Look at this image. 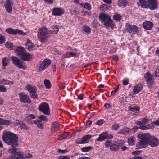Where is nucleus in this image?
Instances as JSON below:
<instances>
[{"instance_id":"864d4df0","label":"nucleus","mask_w":159,"mask_h":159,"mask_svg":"<svg viewBox=\"0 0 159 159\" xmlns=\"http://www.w3.org/2000/svg\"><path fill=\"white\" fill-rule=\"evenodd\" d=\"M124 143L125 142L124 141L118 140L116 141V144L119 146H121L123 145H124Z\"/></svg>"},{"instance_id":"cd10ccee","label":"nucleus","mask_w":159,"mask_h":159,"mask_svg":"<svg viewBox=\"0 0 159 159\" xmlns=\"http://www.w3.org/2000/svg\"><path fill=\"white\" fill-rule=\"evenodd\" d=\"M91 138V136L89 135L84 136L82 138L83 144L89 142L88 140Z\"/></svg>"},{"instance_id":"aec40b11","label":"nucleus","mask_w":159,"mask_h":159,"mask_svg":"<svg viewBox=\"0 0 159 159\" xmlns=\"http://www.w3.org/2000/svg\"><path fill=\"white\" fill-rule=\"evenodd\" d=\"M15 51L16 54L20 57L25 52V50L23 47H18Z\"/></svg>"},{"instance_id":"5701e85b","label":"nucleus","mask_w":159,"mask_h":159,"mask_svg":"<svg viewBox=\"0 0 159 159\" xmlns=\"http://www.w3.org/2000/svg\"><path fill=\"white\" fill-rule=\"evenodd\" d=\"M118 134H131L130 129L128 128H125L121 129L118 132Z\"/></svg>"},{"instance_id":"6ab92c4d","label":"nucleus","mask_w":159,"mask_h":159,"mask_svg":"<svg viewBox=\"0 0 159 159\" xmlns=\"http://www.w3.org/2000/svg\"><path fill=\"white\" fill-rule=\"evenodd\" d=\"M20 58L22 60L25 61H28L30 60L32 58V55L28 53H25L20 57Z\"/></svg>"},{"instance_id":"ea45409f","label":"nucleus","mask_w":159,"mask_h":159,"mask_svg":"<svg viewBox=\"0 0 159 159\" xmlns=\"http://www.w3.org/2000/svg\"><path fill=\"white\" fill-rule=\"evenodd\" d=\"M35 124L37 125L38 127L40 129H43V125L41 122L37 120L35 122Z\"/></svg>"},{"instance_id":"393cba45","label":"nucleus","mask_w":159,"mask_h":159,"mask_svg":"<svg viewBox=\"0 0 159 159\" xmlns=\"http://www.w3.org/2000/svg\"><path fill=\"white\" fill-rule=\"evenodd\" d=\"M59 125L57 122H55L52 124L51 131L52 133H54L57 131L59 127Z\"/></svg>"},{"instance_id":"4468645a","label":"nucleus","mask_w":159,"mask_h":159,"mask_svg":"<svg viewBox=\"0 0 159 159\" xmlns=\"http://www.w3.org/2000/svg\"><path fill=\"white\" fill-rule=\"evenodd\" d=\"M144 77L147 81V84L149 87L151 86L154 82L152 79V75H151L149 72H148L145 75Z\"/></svg>"},{"instance_id":"bb28decb","label":"nucleus","mask_w":159,"mask_h":159,"mask_svg":"<svg viewBox=\"0 0 159 159\" xmlns=\"http://www.w3.org/2000/svg\"><path fill=\"white\" fill-rule=\"evenodd\" d=\"M10 60L9 58L7 57H5L3 58L2 64V66L4 67L3 69H4L8 65L9 63Z\"/></svg>"},{"instance_id":"bf43d9fd","label":"nucleus","mask_w":159,"mask_h":159,"mask_svg":"<svg viewBox=\"0 0 159 159\" xmlns=\"http://www.w3.org/2000/svg\"><path fill=\"white\" fill-rule=\"evenodd\" d=\"M71 13L72 14L76 15L79 13V11L76 10L74 9L73 11H71Z\"/></svg>"},{"instance_id":"ddd939ff","label":"nucleus","mask_w":159,"mask_h":159,"mask_svg":"<svg viewBox=\"0 0 159 159\" xmlns=\"http://www.w3.org/2000/svg\"><path fill=\"white\" fill-rule=\"evenodd\" d=\"M18 159H25L30 158L32 157V155L30 153H26L24 154L21 152H19L15 156Z\"/></svg>"},{"instance_id":"412c9836","label":"nucleus","mask_w":159,"mask_h":159,"mask_svg":"<svg viewBox=\"0 0 159 159\" xmlns=\"http://www.w3.org/2000/svg\"><path fill=\"white\" fill-rule=\"evenodd\" d=\"M143 86L141 84H138L134 87L133 92L134 94H137L142 90Z\"/></svg>"},{"instance_id":"423d86ee","label":"nucleus","mask_w":159,"mask_h":159,"mask_svg":"<svg viewBox=\"0 0 159 159\" xmlns=\"http://www.w3.org/2000/svg\"><path fill=\"white\" fill-rule=\"evenodd\" d=\"M26 88L32 98L34 99L37 97L38 95L36 93L37 88L35 86L28 84L26 85Z\"/></svg>"},{"instance_id":"5fc2aeb1","label":"nucleus","mask_w":159,"mask_h":159,"mask_svg":"<svg viewBox=\"0 0 159 159\" xmlns=\"http://www.w3.org/2000/svg\"><path fill=\"white\" fill-rule=\"evenodd\" d=\"M123 84L126 85L129 84V80L128 78H125L123 80Z\"/></svg>"},{"instance_id":"2f4dec72","label":"nucleus","mask_w":159,"mask_h":159,"mask_svg":"<svg viewBox=\"0 0 159 159\" xmlns=\"http://www.w3.org/2000/svg\"><path fill=\"white\" fill-rule=\"evenodd\" d=\"M41 122L42 121H47V117L44 115H40L38 117L37 120Z\"/></svg>"},{"instance_id":"e433bc0d","label":"nucleus","mask_w":159,"mask_h":159,"mask_svg":"<svg viewBox=\"0 0 159 159\" xmlns=\"http://www.w3.org/2000/svg\"><path fill=\"white\" fill-rule=\"evenodd\" d=\"M92 148V147L91 146H88L83 147L81 148V150L83 152H87L90 150Z\"/></svg>"},{"instance_id":"4d7b16f0","label":"nucleus","mask_w":159,"mask_h":159,"mask_svg":"<svg viewBox=\"0 0 159 159\" xmlns=\"http://www.w3.org/2000/svg\"><path fill=\"white\" fill-rule=\"evenodd\" d=\"M57 152L58 153H65L68 152V151L67 149L61 150V149H57Z\"/></svg>"},{"instance_id":"052dcab7","label":"nucleus","mask_w":159,"mask_h":159,"mask_svg":"<svg viewBox=\"0 0 159 159\" xmlns=\"http://www.w3.org/2000/svg\"><path fill=\"white\" fill-rule=\"evenodd\" d=\"M141 151H135L133 152H132V154L134 155H137L140 154Z\"/></svg>"},{"instance_id":"09e8293b","label":"nucleus","mask_w":159,"mask_h":159,"mask_svg":"<svg viewBox=\"0 0 159 159\" xmlns=\"http://www.w3.org/2000/svg\"><path fill=\"white\" fill-rule=\"evenodd\" d=\"M153 124H154L153 122L150 124L147 125L146 126L147 128H148V129H153L154 127V126Z\"/></svg>"},{"instance_id":"6e6552de","label":"nucleus","mask_w":159,"mask_h":159,"mask_svg":"<svg viewBox=\"0 0 159 159\" xmlns=\"http://www.w3.org/2000/svg\"><path fill=\"white\" fill-rule=\"evenodd\" d=\"M11 58L12 63L19 68H26L25 65L23 64L22 62L18 58L15 56H12Z\"/></svg>"},{"instance_id":"0e129e2a","label":"nucleus","mask_w":159,"mask_h":159,"mask_svg":"<svg viewBox=\"0 0 159 159\" xmlns=\"http://www.w3.org/2000/svg\"><path fill=\"white\" fill-rule=\"evenodd\" d=\"M139 128L142 130H148L147 126L141 125L140 126Z\"/></svg>"},{"instance_id":"f8f14e48","label":"nucleus","mask_w":159,"mask_h":159,"mask_svg":"<svg viewBox=\"0 0 159 159\" xmlns=\"http://www.w3.org/2000/svg\"><path fill=\"white\" fill-rule=\"evenodd\" d=\"M113 138V136L110 134L108 135L107 132H105L100 134L99 137L96 140L98 141H102L106 139H111Z\"/></svg>"},{"instance_id":"603ef678","label":"nucleus","mask_w":159,"mask_h":159,"mask_svg":"<svg viewBox=\"0 0 159 159\" xmlns=\"http://www.w3.org/2000/svg\"><path fill=\"white\" fill-rule=\"evenodd\" d=\"M58 159H70V157L67 155L60 156L58 157Z\"/></svg>"},{"instance_id":"37998d69","label":"nucleus","mask_w":159,"mask_h":159,"mask_svg":"<svg viewBox=\"0 0 159 159\" xmlns=\"http://www.w3.org/2000/svg\"><path fill=\"white\" fill-rule=\"evenodd\" d=\"M52 28L53 30L52 31V33L54 34L57 33L59 30V28L57 26H53Z\"/></svg>"},{"instance_id":"b1692460","label":"nucleus","mask_w":159,"mask_h":159,"mask_svg":"<svg viewBox=\"0 0 159 159\" xmlns=\"http://www.w3.org/2000/svg\"><path fill=\"white\" fill-rule=\"evenodd\" d=\"M128 3L127 0H118V5L120 7H126Z\"/></svg>"},{"instance_id":"0eeeda50","label":"nucleus","mask_w":159,"mask_h":159,"mask_svg":"<svg viewBox=\"0 0 159 159\" xmlns=\"http://www.w3.org/2000/svg\"><path fill=\"white\" fill-rule=\"evenodd\" d=\"M51 61L48 59H45L39 64L38 67V71L41 72L44 70L51 64Z\"/></svg>"},{"instance_id":"c9c22d12","label":"nucleus","mask_w":159,"mask_h":159,"mask_svg":"<svg viewBox=\"0 0 159 159\" xmlns=\"http://www.w3.org/2000/svg\"><path fill=\"white\" fill-rule=\"evenodd\" d=\"M44 84L47 88L49 89L51 88V83L49 80L45 79L44 80Z\"/></svg>"},{"instance_id":"9d476101","label":"nucleus","mask_w":159,"mask_h":159,"mask_svg":"<svg viewBox=\"0 0 159 159\" xmlns=\"http://www.w3.org/2000/svg\"><path fill=\"white\" fill-rule=\"evenodd\" d=\"M20 101L24 103H30L31 102V100L28 95L25 93H22L19 94Z\"/></svg>"},{"instance_id":"a878e982","label":"nucleus","mask_w":159,"mask_h":159,"mask_svg":"<svg viewBox=\"0 0 159 159\" xmlns=\"http://www.w3.org/2000/svg\"><path fill=\"white\" fill-rule=\"evenodd\" d=\"M26 48L29 51L33 50L34 46L33 43L30 40H28L26 43Z\"/></svg>"},{"instance_id":"13d9d810","label":"nucleus","mask_w":159,"mask_h":159,"mask_svg":"<svg viewBox=\"0 0 159 159\" xmlns=\"http://www.w3.org/2000/svg\"><path fill=\"white\" fill-rule=\"evenodd\" d=\"M75 143L77 144H83L82 139H78L75 140Z\"/></svg>"},{"instance_id":"4be33fe9","label":"nucleus","mask_w":159,"mask_h":159,"mask_svg":"<svg viewBox=\"0 0 159 159\" xmlns=\"http://www.w3.org/2000/svg\"><path fill=\"white\" fill-rule=\"evenodd\" d=\"M0 84L4 85H12L13 84V82L6 79L0 78Z\"/></svg>"},{"instance_id":"6e6d98bb","label":"nucleus","mask_w":159,"mask_h":159,"mask_svg":"<svg viewBox=\"0 0 159 159\" xmlns=\"http://www.w3.org/2000/svg\"><path fill=\"white\" fill-rule=\"evenodd\" d=\"M138 129V128L137 127L135 126L131 129H130V131L131 132V133L137 131Z\"/></svg>"},{"instance_id":"a211bd4d","label":"nucleus","mask_w":159,"mask_h":159,"mask_svg":"<svg viewBox=\"0 0 159 159\" xmlns=\"http://www.w3.org/2000/svg\"><path fill=\"white\" fill-rule=\"evenodd\" d=\"M153 26V23L149 21H146L143 23L144 28L147 30H151Z\"/></svg>"},{"instance_id":"f704fd0d","label":"nucleus","mask_w":159,"mask_h":159,"mask_svg":"<svg viewBox=\"0 0 159 159\" xmlns=\"http://www.w3.org/2000/svg\"><path fill=\"white\" fill-rule=\"evenodd\" d=\"M83 30L87 34H89L90 33L91 30L88 26H84L83 27Z\"/></svg>"},{"instance_id":"8fccbe9b","label":"nucleus","mask_w":159,"mask_h":159,"mask_svg":"<svg viewBox=\"0 0 159 159\" xmlns=\"http://www.w3.org/2000/svg\"><path fill=\"white\" fill-rule=\"evenodd\" d=\"M5 41V39L4 36L0 34V43L2 44Z\"/></svg>"},{"instance_id":"58836bf2","label":"nucleus","mask_w":159,"mask_h":159,"mask_svg":"<svg viewBox=\"0 0 159 159\" xmlns=\"http://www.w3.org/2000/svg\"><path fill=\"white\" fill-rule=\"evenodd\" d=\"M20 127L22 129H24L25 130L29 129V127L25 123H21L20 125Z\"/></svg>"},{"instance_id":"dca6fc26","label":"nucleus","mask_w":159,"mask_h":159,"mask_svg":"<svg viewBox=\"0 0 159 159\" xmlns=\"http://www.w3.org/2000/svg\"><path fill=\"white\" fill-rule=\"evenodd\" d=\"M13 1L14 0H7L6 3L5 4L6 10L8 13H11L12 11L11 5Z\"/></svg>"},{"instance_id":"f3484780","label":"nucleus","mask_w":159,"mask_h":159,"mask_svg":"<svg viewBox=\"0 0 159 159\" xmlns=\"http://www.w3.org/2000/svg\"><path fill=\"white\" fill-rule=\"evenodd\" d=\"M158 3L157 0L148 2V8L152 10H155L157 8Z\"/></svg>"},{"instance_id":"7ed1b4c3","label":"nucleus","mask_w":159,"mask_h":159,"mask_svg":"<svg viewBox=\"0 0 159 159\" xmlns=\"http://www.w3.org/2000/svg\"><path fill=\"white\" fill-rule=\"evenodd\" d=\"M51 33L45 26L42 27L39 29L37 36L41 42H45L49 37V34Z\"/></svg>"},{"instance_id":"9b49d317","label":"nucleus","mask_w":159,"mask_h":159,"mask_svg":"<svg viewBox=\"0 0 159 159\" xmlns=\"http://www.w3.org/2000/svg\"><path fill=\"white\" fill-rule=\"evenodd\" d=\"M5 31L8 34L14 35L19 34L24 35L26 34L25 33L21 30L18 29L14 30L12 28H8L6 29Z\"/></svg>"},{"instance_id":"c756f323","label":"nucleus","mask_w":159,"mask_h":159,"mask_svg":"<svg viewBox=\"0 0 159 159\" xmlns=\"http://www.w3.org/2000/svg\"><path fill=\"white\" fill-rule=\"evenodd\" d=\"M142 7L144 8H148V4L145 0H139Z\"/></svg>"},{"instance_id":"c03bdc74","label":"nucleus","mask_w":159,"mask_h":159,"mask_svg":"<svg viewBox=\"0 0 159 159\" xmlns=\"http://www.w3.org/2000/svg\"><path fill=\"white\" fill-rule=\"evenodd\" d=\"M68 136V134L65 133L64 134H62L60 137L58 138V140L61 141L62 140V139H65Z\"/></svg>"},{"instance_id":"338daca9","label":"nucleus","mask_w":159,"mask_h":159,"mask_svg":"<svg viewBox=\"0 0 159 159\" xmlns=\"http://www.w3.org/2000/svg\"><path fill=\"white\" fill-rule=\"evenodd\" d=\"M102 8L103 11H106L107 9V6L106 4H103L102 6Z\"/></svg>"},{"instance_id":"e2e57ef3","label":"nucleus","mask_w":159,"mask_h":159,"mask_svg":"<svg viewBox=\"0 0 159 159\" xmlns=\"http://www.w3.org/2000/svg\"><path fill=\"white\" fill-rule=\"evenodd\" d=\"M155 73L156 77H159V66L157 69Z\"/></svg>"},{"instance_id":"f257e3e1","label":"nucleus","mask_w":159,"mask_h":159,"mask_svg":"<svg viewBox=\"0 0 159 159\" xmlns=\"http://www.w3.org/2000/svg\"><path fill=\"white\" fill-rule=\"evenodd\" d=\"M139 142L136 144L137 148L140 149L147 147L148 145L151 147H156L159 145V140L154 136H151L149 133L138 135Z\"/></svg>"},{"instance_id":"69168bd1","label":"nucleus","mask_w":159,"mask_h":159,"mask_svg":"<svg viewBox=\"0 0 159 159\" xmlns=\"http://www.w3.org/2000/svg\"><path fill=\"white\" fill-rule=\"evenodd\" d=\"M27 117H29L31 119H33L35 118V116L32 114H30L27 116Z\"/></svg>"},{"instance_id":"20e7f679","label":"nucleus","mask_w":159,"mask_h":159,"mask_svg":"<svg viewBox=\"0 0 159 159\" xmlns=\"http://www.w3.org/2000/svg\"><path fill=\"white\" fill-rule=\"evenodd\" d=\"M99 18L107 28L111 27L113 25L112 21L109 16L105 14H101L100 15Z\"/></svg>"},{"instance_id":"7c9ffc66","label":"nucleus","mask_w":159,"mask_h":159,"mask_svg":"<svg viewBox=\"0 0 159 159\" xmlns=\"http://www.w3.org/2000/svg\"><path fill=\"white\" fill-rule=\"evenodd\" d=\"M129 109L130 111L134 113L138 112L139 110V107H132L131 106H129Z\"/></svg>"},{"instance_id":"49530a36","label":"nucleus","mask_w":159,"mask_h":159,"mask_svg":"<svg viewBox=\"0 0 159 159\" xmlns=\"http://www.w3.org/2000/svg\"><path fill=\"white\" fill-rule=\"evenodd\" d=\"M104 122V119H100L98 120L96 122V124L97 125H101L103 124Z\"/></svg>"},{"instance_id":"de8ad7c7","label":"nucleus","mask_w":159,"mask_h":159,"mask_svg":"<svg viewBox=\"0 0 159 159\" xmlns=\"http://www.w3.org/2000/svg\"><path fill=\"white\" fill-rule=\"evenodd\" d=\"M7 91V88L5 86L0 85V92H6Z\"/></svg>"},{"instance_id":"a19ab883","label":"nucleus","mask_w":159,"mask_h":159,"mask_svg":"<svg viewBox=\"0 0 159 159\" xmlns=\"http://www.w3.org/2000/svg\"><path fill=\"white\" fill-rule=\"evenodd\" d=\"M113 143V142L111 141H107L105 143V145L106 147H110V148Z\"/></svg>"},{"instance_id":"c85d7f7f","label":"nucleus","mask_w":159,"mask_h":159,"mask_svg":"<svg viewBox=\"0 0 159 159\" xmlns=\"http://www.w3.org/2000/svg\"><path fill=\"white\" fill-rule=\"evenodd\" d=\"M10 121L8 120H4L0 118V124L5 125H9L10 124ZM2 128V127L0 126V130Z\"/></svg>"},{"instance_id":"2eb2a0df","label":"nucleus","mask_w":159,"mask_h":159,"mask_svg":"<svg viewBox=\"0 0 159 159\" xmlns=\"http://www.w3.org/2000/svg\"><path fill=\"white\" fill-rule=\"evenodd\" d=\"M65 12L63 9L61 8H55L52 12V14L55 16H60L63 15Z\"/></svg>"},{"instance_id":"39448f33","label":"nucleus","mask_w":159,"mask_h":159,"mask_svg":"<svg viewBox=\"0 0 159 159\" xmlns=\"http://www.w3.org/2000/svg\"><path fill=\"white\" fill-rule=\"evenodd\" d=\"M38 110L46 115L50 114V109L48 104L45 102L41 103L39 106Z\"/></svg>"},{"instance_id":"3c124183","label":"nucleus","mask_w":159,"mask_h":159,"mask_svg":"<svg viewBox=\"0 0 159 159\" xmlns=\"http://www.w3.org/2000/svg\"><path fill=\"white\" fill-rule=\"evenodd\" d=\"M6 46L8 48H11L13 46V44L10 42H7L5 43Z\"/></svg>"},{"instance_id":"79ce46f5","label":"nucleus","mask_w":159,"mask_h":159,"mask_svg":"<svg viewBox=\"0 0 159 159\" xmlns=\"http://www.w3.org/2000/svg\"><path fill=\"white\" fill-rule=\"evenodd\" d=\"M128 143L130 145H134V140L133 138H129L128 139Z\"/></svg>"},{"instance_id":"f03ea898","label":"nucleus","mask_w":159,"mask_h":159,"mask_svg":"<svg viewBox=\"0 0 159 159\" xmlns=\"http://www.w3.org/2000/svg\"><path fill=\"white\" fill-rule=\"evenodd\" d=\"M2 138L6 143L11 146L9 150V152L13 155H12L11 159H18L15 156L17 153L20 152H17L16 149L15 148L18 145L17 135L10 131H6L4 133Z\"/></svg>"},{"instance_id":"4c0bfd02","label":"nucleus","mask_w":159,"mask_h":159,"mask_svg":"<svg viewBox=\"0 0 159 159\" xmlns=\"http://www.w3.org/2000/svg\"><path fill=\"white\" fill-rule=\"evenodd\" d=\"M113 18L114 20L117 21H120L121 19V16L118 14H116L114 15Z\"/></svg>"},{"instance_id":"72a5a7b5","label":"nucleus","mask_w":159,"mask_h":159,"mask_svg":"<svg viewBox=\"0 0 159 159\" xmlns=\"http://www.w3.org/2000/svg\"><path fill=\"white\" fill-rule=\"evenodd\" d=\"M119 148V146L116 144H113L111 146L110 149L112 151H117Z\"/></svg>"},{"instance_id":"a18cd8bd","label":"nucleus","mask_w":159,"mask_h":159,"mask_svg":"<svg viewBox=\"0 0 159 159\" xmlns=\"http://www.w3.org/2000/svg\"><path fill=\"white\" fill-rule=\"evenodd\" d=\"M119 128V124L117 123L114 124L112 126L111 128L113 130H116Z\"/></svg>"},{"instance_id":"680f3d73","label":"nucleus","mask_w":159,"mask_h":159,"mask_svg":"<svg viewBox=\"0 0 159 159\" xmlns=\"http://www.w3.org/2000/svg\"><path fill=\"white\" fill-rule=\"evenodd\" d=\"M71 57V53L70 52L66 53L64 55V57L65 58H69Z\"/></svg>"},{"instance_id":"1a4fd4ad","label":"nucleus","mask_w":159,"mask_h":159,"mask_svg":"<svg viewBox=\"0 0 159 159\" xmlns=\"http://www.w3.org/2000/svg\"><path fill=\"white\" fill-rule=\"evenodd\" d=\"M125 28L127 32L129 33L135 34L138 33V28L135 25H131L127 23L126 24Z\"/></svg>"},{"instance_id":"473e14b6","label":"nucleus","mask_w":159,"mask_h":159,"mask_svg":"<svg viewBox=\"0 0 159 159\" xmlns=\"http://www.w3.org/2000/svg\"><path fill=\"white\" fill-rule=\"evenodd\" d=\"M82 6L84 8L90 10L91 9V5L88 3H85L84 4H82Z\"/></svg>"},{"instance_id":"774afa93","label":"nucleus","mask_w":159,"mask_h":159,"mask_svg":"<svg viewBox=\"0 0 159 159\" xmlns=\"http://www.w3.org/2000/svg\"><path fill=\"white\" fill-rule=\"evenodd\" d=\"M132 159H144V158L142 157L138 156L134 157Z\"/></svg>"}]
</instances>
